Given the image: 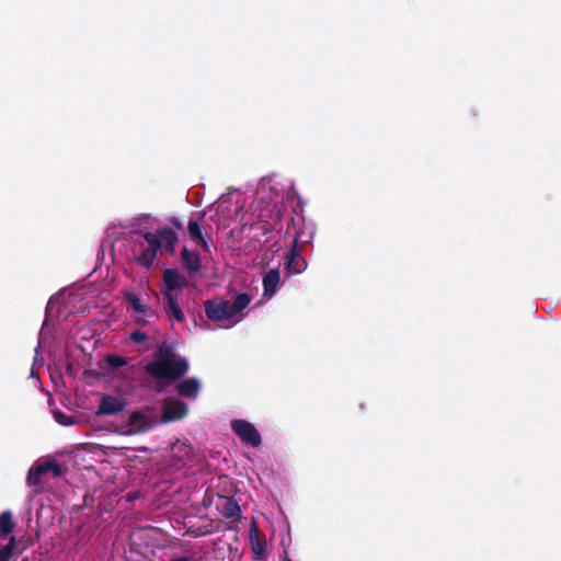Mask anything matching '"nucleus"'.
Here are the masks:
<instances>
[{
    "label": "nucleus",
    "mask_w": 561,
    "mask_h": 561,
    "mask_svg": "<svg viewBox=\"0 0 561 561\" xmlns=\"http://www.w3.org/2000/svg\"><path fill=\"white\" fill-rule=\"evenodd\" d=\"M188 370V360H151L145 366V371L159 381L158 391H162L163 387L180 380Z\"/></svg>",
    "instance_id": "1"
},
{
    "label": "nucleus",
    "mask_w": 561,
    "mask_h": 561,
    "mask_svg": "<svg viewBox=\"0 0 561 561\" xmlns=\"http://www.w3.org/2000/svg\"><path fill=\"white\" fill-rule=\"evenodd\" d=\"M137 234L142 236L148 247L145 248L142 241L135 242L131 248L134 260L138 265L150 268L157 257V252L161 249V240L150 231H138Z\"/></svg>",
    "instance_id": "2"
},
{
    "label": "nucleus",
    "mask_w": 561,
    "mask_h": 561,
    "mask_svg": "<svg viewBox=\"0 0 561 561\" xmlns=\"http://www.w3.org/2000/svg\"><path fill=\"white\" fill-rule=\"evenodd\" d=\"M204 311L208 320L222 322L233 318L230 302L225 299H209L204 302Z\"/></svg>",
    "instance_id": "3"
},
{
    "label": "nucleus",
    "mask_w": 561,
    "mask_h": 561,
    "mask_svg": "<svg viewBox=\"0 0 561 561\" xmlns=\"http://www.w3.org/2000/svg\"><path fill=\"white\" fill-rule=\"evenodd\" d=\"M231 430L243 443L252 447H259L262 443L259 431L252 423L245 420H233L231 422Z\"/></svg>",
    "instance_id": "4"
},
{
    "label": "nucleus",
    "mask_w": 561,
    "mask_h": 561,
    "mask_svg": "<svg viewBox=\"0 0 561 561\" xmlns=\"http://www.w3.org/2000/svg\"><path fill=\"white\" fill-rule=\"evenodd\" d=\"M188 413L185 402L176 398H167L163 401L162 415L158 423H169L184 419Z\"/></svg>",
    "instance_id": "5"
},
{
    "label": "nucleus",
    "mask_w": 561,
    "mask_h": 561,
    "mask_svg": "<svg viewBox=\"0 0 561 561\" xmlns=\"http://www.w3.org/2000/svg\"><path fill=\"white\" fill-rule=\"evenodd\" d=\"M158 424V421H154L149 417V415L140 410L133 411L128 417L126 433L128 434H138L144 433L152 428Z\"/></svg>",
    "instance_id": "6"
},
{
    "label": "nucleus",
    "mask_w": 561,
    "mask_h": 561,
    "mask_svg": "<svg viewBox=\"0 0 561 561\" xmlns=\"http://www.w3.org/2000/svg\"><path fill=\"white\" fill-rule=\"evenodd\" d=\"M163 286L162 294L168 297V294L176 289H182L187 286V280L176 268H167L163 272Z\"/></svg>",
    "instance_id": "7"
},
{
    "label": "nucleus",
    "mask_w": 561,
    "mask_h": 561,
    "mask_svg": "<svg viewBox=\"0 0 561 561\" xmlns=\"http://www.w3.org/2000/svg\"><path fill=\"white\" fill-rule=\"evenodd\" d=\"M125 405L126 403L123 399L111 394H104L100 400L96 415H116L124 410Z\"/></svg>",
    "instance_id": "8"
},
{
    "label": "nucleus",
    "mask_w": 561,
    "mask_h": 561,
    "mask_svg": "<svg viewBox=\"0 0 561 561\" xmlns=\"http://www.w3.org/2000/svg\"><path fill=\"white\" fill-rule=\"evenodd\" d=\"M250 543L252 552L254 553L255 560H262L265 558L266 554V543H265V536L264 534L259 529L256 520H252L251 527H250Z\"/></svg>",
    "instance_id": "9"
},
{
    "label": "nucleus",
    "mask_w": 561,
    "mask_h": 561,
    "mask_svg": "<svg viewBox=\"0 0 561 561\" xmlns=\"http://www.w3.org/2000/svg\"><path fill=\"white\" fill-rule=\"evenodd\" d=\"M307 267V261L298 251V239H294V244L287 255L286 270L289 274H299Z\"/></svg>",
    "instance_id": "10"
},
{
    "label": "nucleus",
    "mask_w": 561,
    "mask_h": 561,
    "mask_svg": "<svg viewBox=\"0 0 561 561\" xmlns=\"http://www.w3.org/2000/svg\"><path fill=\"white\" fill-rule=\"evenodd\" d=\"M201 388V380L197 377H190L180 381L175 386V391L181 397L195 399L198 396Z\"/></svg>",
    "instance_id": "11"
},
{
    "label": "nucleus",
    "mask_w": 561,
    "mask_h": 561,
    "mask_svg": "<svg viewBox=\"0 0 561 561\" xmlns=\"http://www.w3.org/2000/svg\"><path fill=\"white\" fill-rule=\"evenodd\" d=\"M181 259L183 267L188 272V274H197L202 270V260L199 254L184 247L181 251Z\"/></svg>",
    "instance_id": "12"
},
{
    "label": "nucleus",
    "mask_w": 561,
    "mask_h": 561,
    "mask_svg": "<svg viewBox=\"0 0 561 561\" xmlns=\"http://www.w3.org/2000/svg\"><path fill=\"white\" fill-rule=\"evenodd\" d=\"M221 500L220 512L222 516L232 523L238 522L241 517V507L237 500L233 496H222Z\"/></svg>",
    "instance_id": "13"
},
{
    "label": "nucleus",
    "mask_w": 561,
    "mask_h": 561,
    "mask_svg": "<svg viewBox=\"0 0 561 561\" xmlns=\"http://www.w3.org/2000/svg\"><path fill=\"white\" fill-rule=\"evenodd\" d=\"M187 230L191 240L198 247H201L205 252H210V247L207 240L203 236L202 226L198 220L190 219L187 225Z\"/></svg>",
    "instance_id": "14"
},
{
    "label": "nucleus",
    "mask_w": 561,
    "mask_h": 561,
    "mask_svg": "<svg viewBox=\"0 0 561 561\" xmlns=\"http://www.w3.org/2000/svg\"><path fill=\"white\" fill-rule=\"evenodd\" d=\"M154 234H157L161 240V248L163 247L167 252L174 254L175 247L179 242L176 232L173 229L165 227L158 229Z\"/></svg>",
    "instance_id": "15"
},
{
    "label": "nucleus",
    "mask_w": 561,
    "mask_h": 561,
    "mask_svg": "<svg viewBox=\"0 0 561 561\" xmlns=\"http://www.w3.org/2000/svg\"><path fill=\"white\" fill-rule=\"evenodd\" d=\"M280 273L278 268L270 270L263 277L264 296L272 297L278 287Z\"/></svg>",
    "instance_id": "16"
},
{
    "label": "nucleus",
    "mask_w": 561,
    "mask_h": 561,
    "mask_svg": "<svg viewBox=\"0 0 561 561\" xmlns=\"http://www.w3.org/2000/svg\"><path fill=\"white\" fill-rule=\"evenodd\" d=\"M153 360H187V358L178 354L168 342H161L157 347Z\"/></svg>",
    "instance_id": "17"
},
{
    "label": "nucleus",
    "mask_w": 561,
    "mask_h": 561,
    "mask_svg": "<svg viewBox=\"0 0 561 561\" xmlns=\"http://www.w3.org/2000/svg\"><path fill=\"white\" fill-rule=\"evenodd\" d=\"M15 527L13 513L11 511H4L0 514V536H9Z\"/></svg>",
    "instance_id": "18"
},
{
    "label": "nucleus",
    "mask_w": 561,
    "mask_h": 561,
    "mask_svg": "<svg viewBox=\"0 0 561 561\" xmlns=\"http://www.w3.org/2000/svg\"><path fill=\"white\" fill-rule=\"evenodd\" d=\"M16 538L11 536L9 542L0 549V561H15V556L22 553L23 550L16 552Z\"/></svg>",
    "instance_id": "19"
},
{
    "label": "nucleus",
    "mask_w": 561,
    "mask_h": 561,
    "mask_svg": "<svg viewBox=\"0 0 561 561\" xmlns=\"http://www.w3.org/2000/svg\"><path fill=\"white\" fill-rule=\"evenodd\" d=\"M123 297L130 305L135 312L146 314L150 310L149 306L142 304L140 298L134 293L124 291Z\"/></svg>",
    "instance_id": "20"
},
{
    "label": "nucleus",
    "mask_w": 561,
    "mask_h": 561,
    "mask_svg": "<svg viewBox=\"0 0 561 561\" xmlns=\"http://www.w3.org/2000/svg\"><path fill=\"white\" fill-rule=\"evenodd\" d=\"M251 300L252 297L248 293L238 294L233 302L230 304V309L233 317H236L238 313L244 310L250 305Z\"/></svg>",
    "instance_id": "21"
},
{
    "label": "nucleus",
    "mask_w": 561,
    "mask_h": 561,
    "mask_svg": "<svg viewBox=\"0 0 561 561\" xmlns=\"http://www.w3.org/2000/svg\"><path fill=\"white\" fill-rule=\"evenodd\" d=\"M168 302V313L173 317L178 322H183L185 320L184 313L178 305L174 296L172 294H168L165 297Z\"/></svg>",
    "instance_id": "22"
},
{
    "label": "nucleus",
    "mask_w": 561,
    "mask_h": 561,
    "mask_svg": "<svg viewBox=\"0 0 561 561\" xmlns=\"http://www.w3.org/2000/svg\"><path fill=\"white\" fill-rule=\"evenodd\" d=\"M36 468L39 473L45 474L47 472H53L54 477H59L62 472L60 465L56 461H46L36 466Z\"/></svg>",
    "instance_id": "23"
},
{
    "label": "nucleus",
    "mask_w": 561,
    "mask_h": 561,
    "mask_svg": "<svg viewBox=\"0 0 561 561\" xmlns=\"http://www.w3.org/2000/svg\"><path fill=\"white\" fill-rule=\"evenodd\" d=\"M110 371H115L118 368L127 365V359L119 355H107L105 358Z\"/></svg>",
    "instance_id": "24"
},
{
    "label": "nucleus",
    "mask_w": 561,
    "mask_h": 561,
    "mask_svg": "<svg viewBox=\"0 0 561 561\" xmlns=\"http://www.w3.org/2000/svg\"><path fill=\"white\" fill-rule=\"evenodd\" d=\"M42 473L37 471V468H32L27 474V483L30 485H36L41 483Z\"/></svg>",
    "instance_id": "25"
},
{
    "label": "nucleus",
    "mask_w": 561,
    "mask_h": 561,
    "mask_svg": "<svg viewBox=\"0 0 561 561\" xmlns=\"http://www.w3.org/2000/svg\"><path fill=\"white\" fill-rule=\"evenodd\" d=\"M55 419L61 425H70L73 423L72 416L66 415L65 413H62L60 411L55 412Z\"/></svg>",
    "instance_id": "26"
},
{
    "label": "nucleus",
    "mask_w": 561,
    "mask_h": 561,
    "mask_svg": "<svg viewBox=\"0 0 561 561\" xmlns=\"http://www.w3.org/2000/svg\"><path fill=\"white\" fill-rule=\"evenodd\" d=\"M147 339V334L142 331L136 330L130 333V340L135 343H141Z\"/></svg>",
    "instance_id": "27"
},
{
    "label": "nucleus",
    "mask_w": 561,
    "mask_h": 561,
    "mask_svg": "<svg viewBox=\"0 0 561 561\" xmlns=\"http://www.w3.org/2000/svg\"><path fill=\"white\" fill-rule=\"evenodd\" d=\"M169 561H198L195 556H173Z\"/></svg>",
    "instance_id": "28"
},
{
    "label": "nucleus",
    "mask_w": 561,
    "mask_h": 561,
    "mask_svg": "<svg viewBox=\"0 0 561 561\" xmlns=\"http://www.w3.org/2000/svg\"><path fill=\"white\" fill-rule=\"evenodd\" d=\"M170 222L179 230H184L182 221L178 217H171Z\"/></svg>",
    "instance_id": "29"
},
{
    "label": "nucleus",
    "mask_w": 561,
    "mask_h": 561,
    "mask_svg": "<svg viewBox=\"0 0 561 561\" xmlns=\"http://www.w3.org/2000/svg\"><path fill=\"white\" fill-rule=\"evenodd\" d=\"M178 448H179V450H180V451H182V450H183V451H185L186 454H188V453H191V451H192V447H191V446H187V445H185V444H180V445L178 446Z\"/></svg>",
    "instance_id": "30"
},
{
    "label": "nucleus",
    "mask_w": 561,
    "mask_h": 561,
    "mask_svg": "<svg viewBox=\"0 0 561 561\" xmlns=\"http://www.w3.org/2000/svg\"><path fill=\"white\" fill-rule=\"evenodd\" d=\"M135 322H136L138 325H140V327H145V325H147V323H148V321H147L145 318H142V317H137V318L135 319Z\"/></svg>",
    "instance_id": "31"
},
{
    "label": "nucleus",
    "mask_w": 561,
    "mask_h": 561,
    "mask_svg": "<svg viewBox=\"0 0 561 561\" xmlns=\"http://www.w3.org/2000/svg\"><path fill=\"white\" fill-rule=\"evenodd\" d=\"M284 561H293L289 559L287 551H284Z\"/></svg>",
    "instance_id": "32"
}]
</instances>
